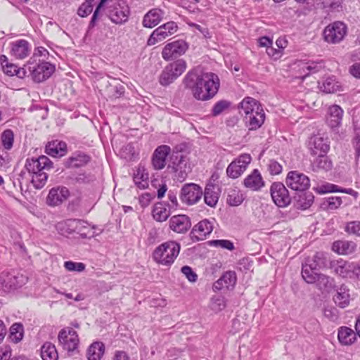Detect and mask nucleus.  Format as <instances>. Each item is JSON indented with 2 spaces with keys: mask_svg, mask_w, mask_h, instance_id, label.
<instances>
[{
  "mask_svg": "<svg viewBox=\"0 0 360 360\" xmlns=\"http://www.w3.org/2000/svg\"><path fill=\"white\" fill-rule=\"evenodd\" d=\"M346 231L349 233H353L360 236V221H354L347 224Z\"/></svg>",
  "mask_w": 360,
  "mask_h": 360,
  "instance_id": "obj_61",
  "label": "nucleus"
},
{
  "mask_svg": "<svg viewBox=\"0 0 360 360\" xmlns=\"http://www.w3.org/2000/svg\"><path fill=\"white\" fill-rule=\"evenodd\" d=\"M298 67L300 72L299 77L304 79L309 75L319 72L323 68V64L321 61L300 62Z\"/></svg>",
  "mask_w": 360,
  "mask_h": 360,
  "instance_id": "obj_26",
  "label": "nucleus"
},
{
  "mask_svg": "<svg viewBox=\"0 0 360 360\" xmlns=\"http://www.w3.org/2000/svg\"><path fill=\"white\" fill-rule=\"evenodd\" d=\"M244 200L243 195L238 189L231 188L228 191L226 202L231 206H238Z\"/></svg>",
  "mask_w": 360,
  "mask_h": 360,
  "instance_id": "obj_45",
  "label": "nucleus"
},
{
  "mask_svg": "<svg viewBox=\"0 0 360 360\" xmlns=\"http://www.w3.org/2000/svg\"><path fill=\"white\" fill-rule=\"evenodd\" d=\"M41 356L43 360H58V354L53 344L45 342L41 348Z\"/></svg>",
  "mask_w": 360,
  "mask_h": 360,
  "instance_id": "obj_40",
  "label": "nucleus"
},
{
  "mask_svg": "<svg viewBox=\"0 0 360 360\" xmlns=\"http://www.w3.org/2000/svg\"><path fill=\"white\" fill-rule=\"evenodd\" d=\"M203 195L202 188L196 184L190 183L184 185L181 189L180 199L187 205L196 204Z\"/></svg>",
  "mask_w": 360,
  "mask_h": 360,
  "instance_id": "obj_8",
  "label": "nucleus"
},
{
  "mask_svg": "<svg viewBox=\"0 0 360 360\" xmlns=\"http://www.w3.org/2000/svg\"><path fill=\"white\" fill-rule=\"evenodd\" d=\"M186 69V63L183 59H179L168 64L162 70L159 77V82L162 86H168L175 81Z\"/></svg>",
  "mask_w": 360,
  "mask_h": 360,
  "instance_id": "obj_4",
  "label": "nucleus"
},
{
  "mask_svg": "<svg viewBox=\"0 0 360 360\" xmlns=\"http://www.w3.org/2000/svg\"><path fill=\"white\" fill-rule=\"evenodd\" d=\"M67 145L65 142L55 140L46 146V153L53 157H62L66 153Z\"/></svg>",
  "mask_w": 360,
  "mask_h": 360,
  "instance_id": "obj_30",
  "label": "nucleus"
},
{
  "mask_svg": "<svg viewBox=\"0 0 360 360\" xmlns=\"http://www.w3.org/2000/svg\"><path fill=\"white\" fill-rule=\"evenodd\" d=\"M334 271L337 274L342 278L354 277V263L344 261L342 259L338 260L333 264Z\"/></svg>",
  "mask_w": 360,
  "mask_h": 360,
  "instance_id": "obj_28",
  "label": "nucleus"
},
{
  "mask_svg": "<svg viewBox=\"0 0 360 360\" xmlns=\"http://www.w3.org/2000/svg\"><path fill=\"white\" fill-rule=\"evenodd\" d=\"M181 271L190 282H195L197 281L198 275L190 266H184L181 268Z\"/></svg>",
  "mask_w": 360,
  "mask_h": 360,
  "instance_id": "obj_60",
  "label": "nucleus"
},
{
  "mask_svg": "<svg viewBox=\"0 0 360 360\" xmlns=\"http://www.w3.org/2000/svg\"><path fill=\"white\" fill-rule=\"evenodd\" d=\"M314 284L320 290L328 292L334 286V280L328 276L319 274Z\"/></svg>",
  "mask_w": 360,
  "mask_h": 360,
  "instance_id": "obj_42",
  "label": "nucleus"
},
{
  "mask_svg": "<svg viewBox=\"0 0 360 360\" xmlns=\"http://www.w3.org/2000/svg\"><path fill=\"white\" fill-rule=\"evenodd\" d=\"M356 245L352 241L337 240L333 243L332 250L340 255H349L355 251Z\"/></svg>",
  "mask_w": 360,
  "mask_h": 360,
  "instance_id": "obj_34",
  "label": "nucleus"
},
{
  "mask_svg": "<svg viewBox=\"0 0 360 360\" xmlns=\"http://www.w3.org/2000/svg\"><path fill=\"white\" fill-rule=\"evenodd\" d=\"M271 195L274 203L280 207H285L291 202V198L285 186L280 182L272 184L270 188Z\"/></svg>",
  "mask_w": 360,
  "mask_h": 360,
  "instance_id": "obj_10",
  "label": "nucleus"
},
{
  "mask_svg": "<svg viewBox=\"0 0 360 360\" xmlns=\"http://www.w3.org/2000/svg\"><path fill=\"white\" fill-rule=\"evenodd\" d=\"M210 243L216 247H221L224 249L233 250L234 249L233 243L228 240H214Z\"/></svg>",
  "mask_w": 360,
  "mask_h": 360,
  "instance_id": "obj_59",
  "label": "nucleus"
},
{
  "mask_svg": "<svg viewBox=\"0 0 360 360\" xmlns=\"http://www.w3.org/2000/svg\"><path fill=\"white\" fill-rule=\"evenodd\" d=\"M269 171L272 175H277L281 173L282 166L275 160H270L268 165Z\"/></svg>",
  "mask_w": 360,
  "mask_h": 360,
  "instance_id": "obj_62",
  "label": "nucleus"
},
{
  "mask_svg": "<svg viewBox=\"0 0 360 360\" xmlns=\"http://www.w3.org/2000/svg\"><path fill=\"white\" fill-rule=\"evenodd\" d=\"M328 263V255L323 252H316L313 257L305 259L304 265L311 267L314 269L320 270L327 267Z\"/></svg>",
  "mask_w": 360,
  "mask_h": 360,
  "instance_id": "obj_24",
  "label": "nucleus"
},
{
  "mask_svg": "<svg viewBox=\"0 0 360 360\" xmlns=\"http://www.w3.org/2000/svg\"><path fill=\"white\" fill-rule=\"evenodd\" d=\"M130 8L124 1H118L109 10L108 15L115 24H122L128 20Z\"/></svg>",
  "mask_w": 360,
  "mask_h": 360,
  "instance_id": "obj_12",
  "label": "nucleus"
},
{
  "mask_svg": "<svg viewBox=\"0 0 360 360\" xmlns=\"http://www.w3.org/2000/svg\"><path fill=\"white\" fill-rule=\"evenodd\" d=\"M165 11L158 8L149 10L143 18L142 25L146 28H153L163 19Z\"/></svg>",
  "mask_w": 360,
  "mask_h": 360,
  "instance_id": "obj_20",
  "label": "nucleus"
},
{
  "mask_svg": "<svg viewBox=\"0 0 360 360\" xmlns=\"http://www.w3.org/2000/svg\"><path fill=\"white\" fill-rule=\"evenodd\" d=\"M58 339L63 349L68 352H73L77 348L78 335L72 328L66 327L62 329L58 333Z\"/></svg>",
  "mask_w": 360,
  "mask_h": 360,
  "instance_id": "obj_9",
  "label": "nucleus"
},
{
  "mask_svg": "<svg viewBox=\"0 0 360 360\" xmlns=\"http://www.w3.org/2000/svg\"><path fill=\"white\" fill-rule=\"evenodd\" d=\"M342 204V198L338 196H331L324 199L322 207L324 209L335 210Z\"/></svg>",
  "mask_w": 360,
  "mask_h": 360,
  "instance_id": "obj_50",
  "label": "nucleus"
},
{
  "mask_svg": "<svg viewBox=\"0 0 360 360\" xmlns=\"http://www.w3.org/2000/svg\"><path fill=\"white\" fill-rule=\"evenodd\" d=\"M167 169L172 172L176 173V177L180 182L184 181L190 172V167L186 157L179 151L173 152L171 156V162Z\"/></svg>",
  "mask_w": 360,
  "mask_h": 360,
  "instance_id": "obj_6",
  "label": "nucleus"
},
{
  "mask_svg": "<svg viewBox=\"0 0 360 360\" xmlns=\"http://www.w3.org/2000/svg\"><path fill=\"white\" fill-rule=\"evenodd\" d=\"M339 86L332 78H327L320 86V89L327 94L335 93L338 91Z\"/></svg>",
  "mask_w": 360,
  "mask_h": 360,
  "instance_id": "obj_51",
  "label": "nucleus"
},
{
  "mask_svg": "<svg viewBox=\"0 0 360 360\" xmlns=\"http://www.w3.org/2000/svg\"><path fill=\"white\" fill-rule=\"evenodd\" d=\"M188 48V46L185 41L176 40L165 46L162 56L165 60H171L184 54Z\"/></svg>",
  "mask_w": 360,
  "mask_h": 360,
  "instance_id": "obj_11",
  "label": "nucleus"
},
{
  "mask_svg": "<svg viewBox=\"0 0 360 360\" xmlns=\"http://www.w3.org/2000/svg\"><path fill=\"white\" fill-rule=\"evenodd\" d=\"M218 188L214 185H207L204 191V201L210 207H214L219 200Z\"/></svg>",
  "mask_w": 360,
  "mask_h": 360,
  "instance_id": "obj_38",
  "label": "nucleus"
},
{
  "mask_svg": "<svg viewBox=\"0 0 360 360\" xmlns=\"http://www.w3.org/2000/svg\"><path fill=\"white\" fill-rule=\"evenodd\" d=\"M231 102L226 100L217 101L212 108V115L214 117L219 115L224 110H227L231 106Z\"/></svg>",
  "mask_w": 360,
  "mask_h": 360,
  "instance_id": "obj_52",
  "label": "nucleus"
},
{
  "mask_svg": "<svg viewBox=\"0 0 360 360\" xmlns=\"http://www.w3.org/2000/svg\"><path fill=\"white\" fill-rule=\"evenodd\" d=\"M31 51L30 44L25 39H19L11 44V53L18 59H23L29 56Z\"/></svg>",
  "mask_w": 360,
  "mask_h": 360,
  "instance_id": "obj_23",
  "label": "nucleus"
},
{
  "mask_svg": "<svg viewBox=\"0 0 360 360\" xmlns=\"http://www.w3.org/2000/svg\"><path fill=\"white\" fill-rule=\"evenodd\" d=\"M108 95L111 98L120 97L124 92V87L121 84L110 85L107 88Z\"/></svg>",
  "mask_w": 360,
  "mask_h": 360,
  "instance_id": "obj_54",
  "label": "nucleus"
},
{
  "mask_svg": "<svg viewBox=\"0 0 360 360\" xmlns=\"http://www.w3.org/2000/svg\"><path fill=\"white\" fill-rule=\"evenodd\" d=\"M299 202L300 203V206L302 209L305 210L309 207L313 201H314V195L311 193H302L299 197Z\"/></svg>",
  "mask_w": 360,
  "mask_h": 360,
  "instance_id": "obj_55",
  "label": "nucleus"
},
{
  "mask_svg": "<svg viewBox=\"0 0 360 360\" xmlns=\"http://www.w3.org/2000/svg\"><path fill=\"white\" fill-rule=\"evenodd\" d=\"M318 270L314 269L310 266L304 264H302V278L309 284H314L316 282V279L319 275L317 272Z\"/></svg>",
  "mask_w": 360,
  "mask_h": 360,
  "instance_id": "obj_46",
  "label": "nucleus"
},
{
  "mask_svg": "<svg viewBox=\"0 0 360 360\" xmlns=\"http://www.w3.org/2000/svg\"><path fill=\"white\" fill-rule=\"evenodd\" d=\"M148 174L144 167H139L136 173L134 175L135 184L141 189H144L148 186Z\"/></svg>",
  "mask_w": 360,
  "mask_h": 360,
  "instance_id": "obj_43",
  "label": "nucleus"
},
{
  "mask_svg": "<svg viewBox=\"0 0 360 360\" xmlns=\"http://www.w3.org/2000/svg\"><path fill=\"white\" fill-rule=\"evenodd\" d=\"M25 67L27 68L33 81L37 83L42 82L49 79L55 71V66L53 65L44 60L36 64L30 60L25 65Z\"/></svg>",
  "mask_w": 360,
  "mask_h": 360,
  "instance_id": "obj_5",
  "label": "nucleus"
},
{
  "mask_svg": "<svg viewBox=\"0 0 360 360\" xmlns=\"http://www.w3.org/2000/svg\"><path fill=\"white\" fill-rule=\"evenodd\" d=\"M309 149L313 155L327 153L330 149L328 138L320 134L311 136L309 141Z\"/></svg>",
  "mask_w": 360,
  "mask_h": 360,
  "instance_id": "obj_16",
  "label": "nucleus"
},
{
  "mask_svg": "<svg viewBox=\"0 0 360 360\" xmlns=\"http://www.w3.org/2000/svg\"><path fill=\"white\" fill-rule=\"evenodd\" d=\"M179 243L169 240L162 243L157 247L153 253V259L163 266H171L180 252Z\"/></svg>",
  "mask_w": 360,
  "mask_h": 360,
  "instance_id": "obj_3",
  "label": "nucleus"
},
{
  "mask_svg": "<svg viewBox=\"0 0 360 360\" xmlns=\"http://www.w3.org/2000/svg\"><path fill=\"white\" fill-rule=\"evenodd\" d=\"M77 221L79 223H77V229H75V233L79 234L83 238L94 237V233L92 231L94 228H91L89 224L84 220L77 219Z\"/></svg>",
  "mask_w": 360,
  "mask_h": 360,
  "instance_id": "obj_44",
  "label": "nucleus"
},
{
  "mask_svg": "<svg viewBox=\"0 0 360 360\" xmlns=\"http://www.w3.org/2000/svg\"><path fill=\"white\" fill-rule=\"evenodd\" d=\"M170 148L166 145L158 146L152 156V165L155 169L160 170L166 165V159L170 153Z\"/></svg>",
  "mask_w": 360,
  "mask_h": 360,
  "instance_id": "obj_18",
  "label": "nucleus"
},
{
  "mask_svg": "<svg viewBox=\"0 0 360 360\" xmlns=\"http://www.w3.org/2000/svg\"><path fill=\"white\" fill-rule=\"evenodd\" d=\"M25 168L32 174L31 182L36 189L42 188L48 179V174L45 172L53 168V162L45 155L37 158H27L25 162Z\"/></svg>",
  "mask_w": 360,
  "mask_h": 360,
  "instance_id": "obj_2",
  "label": "nucleus"
},
{
  "mask_svg": "<svg viewBox=\"0 0 360 360\" xmlns=\"http://www.w3.org/2000/svg\"><path fill=\"white\" fill-rule=\"evenodd\" d=\"M245 125L249 130H257L260 128L265 120V113L262 109L255 113L245 116Z\"/></svg>",
  "mask_w": 360,
  "mask_h": 360,
  "instance_id": "obj_27",
  "label": "nucleus"
},
{
  "mask_svg": "<svg viewBox=\"0 0 360 360\" xmlns=\"http://www.w3.org/2000/svg\"><path fill=\"white\" fill-rule=\"evenodd\" d=\"M350 74L357 79H360V63H355L349 68Z\"/></svg>",
  "mask_w": 360,
  "mask_h": 360,
  "instance_id": "obj_64",
  "label": "nucleus"
},
{
  "mask_svg": "<svg viewBox=\"0 0 360 360\" xmlns=\"http://www.w3.org/2000/svg\"><path fill=\"white\" fill-rule=\"evenodd\" d=\"M105 352V346L101 342H93L88 348L86 356L88 360H101Z\"/></svg>",
  "mask_w": 360,
  "mask_h": 360,
  "instance_id": "obj_39",
  "label": "nucleus"
},
{
  "mask_svg": "<svg viewBox=\"0 0 360 360\" xmlns=\"http://www.w3.org/2000/svg\"><path fill=\"white\" fill-rule=\"evenodd\" d=\"M251 157L248 154H242L236 160L229 164L226 169L228 176L232 179L239 177L250 163Z\"/></svg>",
  "mask_w": 360,
  "mask_h": 360,
  "instance_id": "obj_15",
  "label": "nucleus"
},
{
  "mask_svg": "<svg viewBox=\"0 0 360 360\" xmlns=\"http://www.w3.org/2000/svg\"><path fill=\"white\" fill-rule=\"evenodd\" d=\"M65 268L70 271L82 272L85 269V264L82 262L67 261L64 263Z\"/></svg>",
  "mask_w": 360,
  "mask_h": 360,
  "instance_id": "obj_56",
  "label": "nucleus"
},
{
  "mask_svg": "<svg viewBox=\"0 0 360 360\" xmlns=\"http://www.w3.org/2000/svg\"><path fill=\"white\" fill-rule=\"evenodd\" d=\"M191 226L190 218L185 214L174 215L169 219V227L176 233H186Z\"/></svg>",
  "mask_w": 360,
  "mask_h": 360,
  "instance_id": "obj_17",
  "label": "nucleus"
},
{
  "mask_svg": "<svg viewBox=\"0 0 360 360\" xmlns=\"http://www.w3.org/2000/svg\"><path fill=\"white\" fill-rule=\"evenodd\" d=\"M23 338V326L20 323H15L10 328L9 338L15 343L19 342Z\"/></svg>",
  "mask_w": 360,
  "mask_h": 360,
  "instance_id": "obj_47",
  "label": "nucleus"
},
{
  "mask_svg": "<svg viewBox=\"0 0 360 360\" xmlns=\"http://www.w3.org/2000/svg\"><path fill=\"white\" fill-rule=\"evenodd\" d=\"M185 88L188 89L198 101H206L212 98L219 89V77L213 72L198 75L189 71L183 80Z\"/></svg>",
  "mask_w": 360,
  "mask_h": 360,
  "instance_id": "obj_1",
  "label": "nucleus"
},
{
  "mask_svg": "<svg viewBox=\"0 0 360 360\" xmlns=\"http://www.w3.org/2000/svg\"><path fill=\"white\" fill-rule=\"evenodd\" d=\"M240 109L244 112L245 116L255 113L262 109L261 104L255 99L251 97L245 98L240 103Z\"/></svg>",
  "mask_w": 360,
  "mask_h": 360,
  "instance_id": "obj_37",
  "label": "nucleus"
},
{
  "mask_svg": "<svg viewBox=\"0 0 360 360\" xmlns=\"http://www.w3.org/2000/svg\"><path fill=\"white\" fill-rule=\"evenodd\" d=\"M154 198V195L149 193L142 194L139 198V203L142 207H146L149 205L150 201Z\"/></svg>",
  "mask_w": 360,
  "mask_h": 360,
  "instance_id": "obj_63",
  "label": "nucleus"
},
{
  "mask_svg": "<svg viewBox=\"0 0 360 360\" xmlns=\"http://www.w3.org/2000/svg\"><path fill=\"white\" fill-rule=\"evenodd\" d=\"M178 26L174 21L167 22L156 28L147 41L148 46H153L176 32Z\"/></svg>",
  "mask_w": 360,
  "mask_h": 360,
  "instance_id": "obj_7",
  "label": "nucleus"
},
{
  "mask_svg": "<svg viewBox=\"0 0 360 360\" xmlns=\"http://www.w3.org/2000/svg\"><path fill=\"white\" fill-rule=\"evenodd\" d=\"M213 230L212 223L207 220L204 219L198 222L194 226L191 232V237L197 241L203 240L208 236Z\"/></svg>",
  "mask_w": 360,
  "mask_h": 360,
  "instance_id": "obj_21",
  "label": "nucleus"
},
{
  "mask_svg": "<svg viewBox=\"0 0 360 360\" xmlns=\"http://www.w3.org/2000/svg\"><path fill=\"white\" fill-rule=\"evenodd\" d=\"M349 290L345 285H341L333 296L335 303L341 308L347 307L349 304Z\"/></svg>",
  "mask_w": 360,
  "mask_h": 360,
  "instance_id": "obj_36",
  "label": "nucleus"
},
{
  "mask_svg": "<svg viewBox=\"0 0 360 360\" xmlns=\"http://www.w3.org/2000/svg\"><path fill=\"white\" fill-rule=\"evenodd\" d=\"M69 191L65 187L53 188L50 190L47 197V204L51 206H57L67 200Z\"/></svg>",
  "mask_w": 360,
  "mask_h": 360,
  "instance_id": "obj_22",
  "label": "nucleus"
},
{
  "mask_svg": "<svg viewBox=\"0 0 360 360\" xmlns=\"http://www.w3.org/2000/svg\"><path fill=\"white\" fill-rule=\"evenodd\" d=\"M94 4H91L86 0L78 8L77 14L84 18L90 14L93 11Z\"/></svg>",
  "mask_w": 360,
  "mask_h": 360,
  "instance_id": "obj_57",
  "label": "nucleus"
},
{
  "mask_svg": "<svg viewBox=\"0 0 360 360\" xmlns=\"http://www.w3.org/2000/svg\"><path fill=\"white\" fill-rule=\"evenodd\" d=\"M1 142L4 150L12 148L14 142V134L11 129L4 130L1 135Z\"/></svg>",
  "mask_w": 360,
  "mask_h": 360,
  "instance_id": "obj_48",
  "label": "nucleus"
},
{
  "mask_svg": "<svg viewBox=\"0 0 360 360\" xmlns=\"http://www.w3.org/2000/svg\"><path fill=\"white\" fill-rule=\"evenodd\" d=\"M237 278L235 271H229L225 272L216 282L213 284V290L219 291L221 290H229L233 288L236 283Z\"/></svg>",
  "mask_w": 360,
  "mask_h": 360,
  "instance_id": "obj_19",
  "label": "nucleus"
},
{
  "mask_svg": "<svg viewBox=\"0 0 360 360\" xmlns=\"http://www.w3.org/2000/svg\"><path fill=\"white\" fill-rule=\"evenodd\" d=\"M347 32V27L342 22H335L327 26L323 31L326 41L336 44L342 40Z\"/></svg>",
  "mask_w": 360,
  "mask_h": 360,
  "instance_id": "obj_13",
  "label": "nucleus"
},
{
  "mask_svg": "<svg viewBox=\"0 0 360 360\" xmlns=\"http://www.w3.org/2000/svg\"><path fill=\"white\" fill-rule=\"evenodd\" d=\"M170 215V212L162 202H158L154 205L153 217L157 221H165Z\"/></svg>",
  "mask_w": 360,
  "mask_h": 360,
  "instance_id": "obj_41",
  "label": "nucleus"
},
{
  "mask_svg": "<svg viewBox=\"0 0 360 360\" xmlns=\"http://www.w3.org/2000/svg\"><path fill=\"white\" fill-rule=\"evenodd\" d=\"M89 157L84 153L74 154L69 158L70 164L73 167H79L89 161Z\"/></svg>",
  "mask_w": 360,
  "mask_h": 360,
  "instance_id": "obj_49",
  "label": "nucleus"
},
{
  "mask_svg": "<svg viewBox=\"0 0 360 360\" xmlns=\"http://www.w3.org/2000/svg\"><path fill=\"white\" fill-rule=\"evenodd\" d=\"M27 281V278L20 274H8L6 277L4 279L3 285L5 288L14 290L21 287Z\"/></svg>",
  "mask_w": 360,
  "mask_h": 360,
  "instance_id": "obj_29",
  "label": "nucleus"
},
{
  "mask_svg": "<svg viewBox=\"0 0 360 360\" xmlns=\"http://www.w3.org/2000/svg\"><path fill=\"white\" fill-rule=\"evenodd\" d=\"M78 221L76 219H69L56 224V229L62 236H68L75 232Z\"/></svg>",
  "mask_w": 360,
  "mask_h": 360,
  "instance_id": "obj_35",
  "label": "nucleus"
},
{
  "mask_svg": "<svg viewBox=\"0 0 360 360\" xmlns=\"http://www.w3.org/2000/svg\"><path fill=\"white\" fill-rule=\"evenodd\" d=\"M212 310L219 312L226 307V302L224 297L221 296H214L212 298L210 302Z\"/></svg>",
  "mask_w": 360,
  "mask_h": 360,
  "instance_id": "obj_53",
  "label": "nucleus"
},
{
  "mask_svg": "<svg viewBox=\"0 0 360 360\" xmlns=\"http://www.w3.org/2000/svg\"><path fill=\"white\" fill-rule=\"evenodd\" d=\"M343 110L338 105H333L328 108L327 123L332 129L338 128L342 122Z\"/></svg>",
  "mask_w": 360,
  "mask_h": 360,
  "instance_id": "obj_25",
  "label": "nucleus"
},
{
  "mask_svg": "<svg viewBox=\"0 0 360 360\" xmlns=\"http://www.w3.org/2000/svg\"><path fill=\"white\" fill-rule=\"evenodd\" d=\"M108 1V0H101V1L98 4V6H97V7H96V8L93 15H92L91 20V21L89 22V29L93 28L95 26L96 20L99 18V13L103 9V8L104 6V4Z\"/></svg>",
  "mask_w": 360,
  "mask_h": 360,
  "instance_id": "obj_58",
  "label": "nucleus"
},
{
  "mask_svg": "<svg viewBox=\"0 0 360 360\" xmlns=\"http://www.w3.org/2000/svg\"><path fill=\"white\" fill-rule=\"evenodd\" d=\"M356 334L352 328L342 326L338 329V338L342 345H350L355 342Z\"/></svg>",
  "mask_w": 360,
  "mask_h": 360,
  "instance_id": "obj_33",
  "label": "nucleus"
},
{
  "mask_svg": "<svg viewBox=\"0 0 360 360\" xmlns=\"http://www.w3.org/2000/svg\"><path fill=\"white\" fill-rule=\"evenodd\" d=\"M318 157L311 162V169L314 172H328L332 169L333 164L326 153L317 155Z\"/></svg>",
  "mask_w": 360,
  "mask_h": 360,
  "instance_id": "obj_31",
  "label": "nucleus"
},
{
  "mask_svg": "<svg viewBox=\"0 0 360 360\" xmlns=\"http://www.w3.org/2000/svg\"><path fill=\"white\" fill-rule=\"evenodd\" d=\"M244 186L252 191H258L264 184L262 176L257 169H255L243 181Z\"/></svg>",
  "mask_w": 360,
  "mask_h": 360,
  "instance_id": "obj_32",
  "label": "nucleus"
},
{
  "mask_svg": "<svg viewBox=\"0 0 360 360\" xmlns=\"http://www.w3.org/2000/svg\"><path fill=\"white\" fill-rule=\"evenodd\" d=\"M285 183L291 189L297 191H304L310 186L309 177L297 171L290 172L287 175Z\"/></svg>",
  "mask_w": 360,
  "mask_h": 360,
  "instance_id": "obj_14",
  "label": "nucleus"
}]
</instances>
